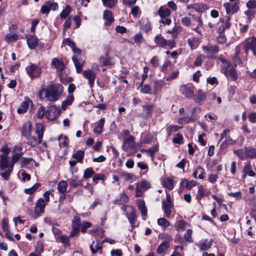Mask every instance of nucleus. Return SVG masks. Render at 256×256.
<instances>
[{"label":"nucleus","instance_id":"f257e3e1","mask_svg":"<svg viewBox=\"0 0 256 256\" xmlns=\"http://www.w3.org/2000/svg\"><path fill=\"white\" fill-rule=\"evenodd\" d=\"M63 91V86L60 84H54L48 86L46 88H42L39 92L42 100L54 102L58 100Z\"/></svg>","mask_w":256,"mask_h":256},{"label":"nucleus","instance_id":"f03ea898","mask_svg":"<svg viewBox=\"0 0 256 256\" xmlns=\"http://www.w3.org/2000/svg\"><path fill=\"white\" fill-rule=\"evenodd\" d=\"M14 166L8 160V156L2 154L0 160V169L4 172L2 176H8L12 171Z\"/></svg>","mask_w":256,"mask_h":256},{"label":"nucleus","instance_id":"7ed1b4c3","mask_svg":"<svg viewBox=\"0 0 256 256\" xmlns=\"http://www.w3.org/2000/svg\"><path fill=\"white\" fill-rule=\"evenodd\" d=\"M122 209L125 212L131 224L132 230L136 226L135 223L136 220V210L130 206H126L122 208Z\"/></svg>","mask_w":256,"mask_h":256},{"label":"nucleus","instance_id":"20e7f679","mask_svg":"<svg viewBox=\"0 0 256 256\" xmlns=\"http://www.w3.org/2000/svg\"><path fill=\"white\" fill-rule=\"evenodd\" d=\"M154 42L157 46L160 48L168 46L172 48L176 46V42L174 40H166L161 34L156 35L154 38Z\"/></svg>","mask_w":256,"mask_h":256},{"label":"nucleus","instance_id":"39448f33","mask_svg":"<svg viewBox=\"0 0 256 256\" xmlns=\"http://www.w3.org/2000/svg\"><path fill=\"white\" fill-rule=\"evenodd\" d=\"M46 204L42 198H40L36 204L34 208V218H36L44 212V208Z\"/></svg>","mask_w":256,"mask_h":256},{"label":"nucleus","instance_id":"423d86ee","mask_svg":"<svg viewBox=\"0 0 256 256\" xmlns=\"http://www.w3.org/2000/svg\"><path fill=\"white\" fill-rule=\"evenodd\" d=\"M58 6L57 2H51L50 0L46 2L42 6L40 12L42 14H48L50 10H56L58 9Z\"/></svg>","mask_w":256,"mask_h":256},{"label":"nucleus","instance_id":"0eeeda50","mask_svg":"<svg viewBox=\"0 0 256 256\" xmlns=\"http://www.w3.org/2000/svg\"><path fill=\"white\" fill-rule=\"evenodd\" d=\"M194 86L192 84L182 85L180 90L186 98H191L194 96Z\"/></svg>","mask_w":256,"mask_h":256},{"label":"nucleus","instance_id":"6e6552de","mask_svg":"<svg viewBox=\"0 0 256 256\" xmlns=\"http://www.w3.org/2000/svg\"><path fill=\"white\" fill-rule=\"evenodd\" d=\"M244 49L246 53L250 50H252L254 55L256 56V38L252 37L246 40L244 46Z\"/></svg>","mask_w":256,"mask_h":256},{"label":"nucleus","instance_id":"1a4fd4ad","mask_svg":"<svg viewBox=\"0 0 256 256\" xmlns=\"http://www.w3.org/2000/svg\"><path fill=\"white\" fill-rule=\"evenodd\" d=\"M239 2H235L234 3L230 4V2H226L224 4L226 9V13L228 14H234L236 13L239 10Z\"/></svg>","mask_w":256,"mask_h":256},{"label":"nucleus","instance_id":"9d476101","mask_svg":"<svg viewBox=\"0 0 256 256\" xmlns=\"http://www.w3.org/2000/svg\"><path fill=\"white\" fill-rule=\"evenodd\" d=\"M26 70L28 74L32 78L38 77L41 73L40 67L34 64H31L30 66H27Z\"/></svg>","mask_w":256,"mask_h":256},{"label":"nucleus","instance_id":"9b49d317","mask_svg":"<svg viewBox=\"0 0 256 256\" xmlns=\"http://www.w3.org/2000/svg\"><path fill=\"white\" fill-rule=\"evenodd\" d=\"M202 49L208 56H212L214 54H217L219 52V48L217 45L212 46L208 44L203 46Z\"/></svg>","mask_w":256,"mask_h":256},{"label":"nucleus","instance_id":"f8f14e48","mask_svg":"<svg viewBox=\"0 0 256 256\" xmlns=\"http://www.w3.org/2000/svg\"><path fill=\"white\" fill-rule=\"evenodd\" d=\"M84 76L88 80V84L90 88H92L96 77V74L92 70L88 69L82 72Z\"/></svg>","mask_w":256,"mask_h":256},{"label":"nucleus","instance_id":"ddd939ff","mask_svg":"<svg viewBox=\"0 0 256 256\" xmlns=\"http://www.w3.org/2000/svg\"><path fill=\"white\" fill-rule=\"evenodd\" d=\"M32 123L30 121L24 124L22 126L20 132L24 138L28 136L30 134H32Z\"/></svg>","mask_w":256,"mask_h":256},{"label":"nucleus","instance_id":"4468645a","mask_svg":"<svg viewBox=\"0 0 256 256\" xmlns=\"http://www.w3.org/2000/svg\"><path fill=\"white\" fill-rule=\"evenodd\" d=\"M172 207V204L170 200V197L167 196V200L162 202V208L168 218L170 216L171 214V208Z\"/></svg>","mask_w":256,"mask_h":256},{"label":"nucleus","instance_id":"2eb2a0df","mask_svg":"<svg viewBox=\"0 0 256 256\" xmlns=\"http://www.w3.org/2000/svg\"><path fill=\"white\" fill-rule=\"evenodd\" d=\"M139 24L140 29L144 32H148L152 29L150 22L147 18H141L139 21Z\"/></svg>","mask_w":256,"mask_h":256},{"label":"nucleus","instance_id":"dca6fc26","mask_svg":"<svg viewBox=\"0 0 256 256\" xmlns=\"http://www.w3.org/2000/svg\"><path fill=\"white\" fill-rule=\"evenodd\" d=\"M134 138L133 136H130L126 138H125L122 144L123 149L124 150L132 149L134 146Z\"/></svg>","mask_w":256,"mask_h":256},{"label":"nucleus","instance_id":"f3484780","mask_svg":"<svg viewBox=\"0 0 256 256\" xmlns=\"http://www.w3.org/2000/svg\"><path fill=\"white\" fill-rule=\"evenodd\" d=\"M103 18L104 20V24L106 26H110L114 22V18L112 12L108 10H105L104 12Z\"/></svg>","mask_w":256,"mask_h":256},{"label":"nucleus","instance_id":"a211bd4d","mask_svg":"<svg viewBox=\"0 0 256 256\" xmlns=\"http://www.w3.org/2000/svg\"><path fill=\"white\" fill-rule=\"evenodd\" d=\"M100 64L102 66H110L114 64L112 58L108 56V52L107 51L105 54V56H100L99 58Z\"/></svg>","mask_w":256,"mask_h":256},{"label":"nucleus","instance_id":"6ab92c4d","mask_svg":"<svg viewBox=\"0 0 256 256\" xmlns=\"http://www.w3.org/2000/svg\"><path fill=\"white\" fill-rule=\"evenodd\" d=\"M162 184L168 190H172L174 188L175 183L174 180L172 177H164L162 180Z\"/></svg>","mask_w":256,"mask_h":256},{"label":"nucleus","instance_id":"aec40b11","mask_svg":"<svg viewBox=\"0 0 256 256\" xmlns=\"http://www.w3.org/2000/svg\"><path fill=\"white\" fill-rule=\"evenodd\" d=\"M90 249L92 254L98 252L100 254L102 253V246L100 241H97L96 243L94 241L90 246Z\"/></svg>","mask_w":256,"mask_h":256},{"label":"nucleus","instance_id":"412c9836","mask_svg":"<svg viewBox=\"0 0 256 256\" xmlns=\"http://www.w3.org/2000/svg\"><path fill=\"white\" fill-rule=\"evenodd\" d=\"M26 138L27 140L26 143L32 147L36 146L38 144L42 142V140H40L38 137V138L30 134L28 136H26Z\"/></svg>","mask_w":256,"mask_h":256},{"label":"nucleus","instance_id":"4be33fe9","mask_svg":"<svg viewBox=\"0 0 256 256\" xmlns=\"http://www.w3.org/2000/svg\"><path fill=\"white\" fill-rule=\"evenodd\" d=\"M212 244V240H205L204 241L200 242L198 244V246L201 250H206L211 248Z\"/></svg>","mask_w":256,"mask_h":256},{"label":"nucleus","instance_id":"5701e85b","mask_svg":"<svg viewBox=\"0 0 256 256\" xmlns=\"http://www.w3.org/2000/svg\"><path fill=\"white\" fill-rule=\"evenodd\" d=\"M26 42L30 48L34 49L37 46L38 40L35 36H28Z\"/></svg>","mask_w":256,"mask_h":256},{"label":"nucleus","instance_id":"b1692460","mask_svg":"<svg viewBox=\"0 0 256 256\" xmlns=\"http://www.w3.org/2000/svg\"><path fill=\"white\" fill-rule=\"evenodd\" d=\"M128 196L124 192L121 194L120 197L116 198L114 204L118 205H122L127 203L128 202Z\"/></svg>","mask_w":256,"mask_h":256},{"label":"nucleus","instance_id":"393cba45","mask_svg":"<svg viewBox=\"0 0 256 256\" xmlns=\"http://www.w3.org/2000/svg\"><path fill=\"white\" fill-rule=\"evenodd\" d=\"M224 74L228 78L232 80H235L238 78V74L233 68L226 69L224 72Z\"/></svg>","mask_w":256,"mask_h":256},{"label":"nucleus","instance_id":"a878e982","mask_svg":"<svg viewBox=\"0 0 256 256\" xmlns=\"http://www.w3.org/2000/svg\"><path fill=\"white\" fill-rule=\"evenodd\" d=\"M197 184L196 182L194 180H188L186 179H184L180 182V185L182 188L188 190L192 188Z\"/></svg>","mask_w":256,"mask_h":256},{"label":"nucleus","instance_id":"bb28decb","mask_svg":"<svg viewBox=\"0 0 256 256\" xmlns=\"http://www.w3.org/2000/svg\"><path fill=\"white\" fill-rule=\"evenodd\" d=\"M243 171L245 176L247 175L248 176H254L255 175L254 172L251 168L250 162H246L244 164Z\"/></svg>","mask_w":256,"mask_h":256},{"label":"nucleus","instance_id":"cd10ccee","mask_svg":"<svg viewBox=\"0 0 256 256\" xmlns=\"http://www.w3.org/2000/svg\"><path fill=\"white\" fill-rule=\"evenodd\" d=\"M137 204L139 210L140 211L142 216H146L147 214V208L145 205V202L143 200H138Z\"/></svg>","mask_w":256,"mask_h":256},{"label":"nucleus","instance_id":"c85d7f7f","mask_svg":"<svg viewBox=\"0 0 256 256\" xmlns=\"http://www.w3.org/2000/svg\"><path fill=\"white\" fill-rule=\"evenodd\" d=\"M164 81L162 80H158L154 82V94H158L161 92L162 88L164 85Z\"/></svg>","mask_w":256,"mask_h":256},{"label":"nucleus","instance_id":"c756f323","mask_svg":"<svg viewBox=\"0 0 256 256\" xmlns=\"http://www.w3.org/2000/svg\"><path fill=\"white\" fill-rule=\"evenodd\" d=\"M29 102L30 100L28 98L23 102L18 108L17 112L20 114L26 112L29 106Z\"/></svg>","mask_w":256,"mask_h":256},{"label":"nucleus","instance_id":"7c9ffc66","mask_svg":"<svg viewBox=\"0 0 256 256\" xmlns=\"http://www.w3.org/2000/svg\"><path fill=\"white\" fill-rule=\"evenodd\" d=\"M52 64L56 70H62L64 68V65L63 62L56 58L52 59Z\"/></svg>","mask_w":256,"mask_h":256},{"label":"nucleus","instance_id":"2f4dec72","mask_svg":"<svg viewBox=\"0 0 256 256\" xmlns=\"http://www.w3.org/2000/svg\"><path fill=\"white\" fill-rule=\"evenodd\" d=\"M244 150L246 158H256V149L251 147H246L244 148Z\"/></svg>","mask_w":256,"mask_h":256},{"label":"nucleus","instance_id":"473e14b6","mask_svg":"<svg viewBox=\"0 0 256 256\" xmlns=\"http://www.w3.org/2000/svg\"><path fill=\"white\" fill-rule=\"evenodd\" d=\"M36 132L38 135L40 140H42L44 136V126L42 124L38 123L36 124Z\"/></svg>","mask_w":256,"mask_h":256},{"label":"nucleus","instance_id":"72a5a7b5","mask_svg":"<svg viewBox=\"0 0 256 256\" xmlns=\"http://www.w3.org/2000/svg\"><path fill=\"white\" fill-rule=\"evenodd\" d=\"M169 248L168 241H164L158 247L156 252L158 254H162Z\"/></svg>","mask_w":256,"mask_h":256},{"label":"nucleus","instance_id":"f704fd0d","mask_svg":"<svg viewBox=\"0 0 256 256\" xmlns=\"http://www.w3.org/2000/svg\"><path fill=\"white\" fill-rule=\"evenodd\" d=\"M209 194L210 192L205 190L202 186H198L196 198L198 200H200L204 196L208 195Z\"/></svg>","mask_w":256,"mask_h":256},{"label":"nucleus","instance_id":"c9c22d12","mask_svg":"<svg viewBox=\"0 0 256 256\" xmlns=\"http://www.w3.org/2000/svg\"><path fill=\"white\" fill-rule=\"evenodd\" d=\"M84 154V153L83 150H78L73 154L72 158L76 159L78 162H82L83 160Z\"/></svg>","mask_w":256,"mask_h":256},{"label":"nucleus","instance_id":"e433bc0d","mask_svg":"<svg viewBox=\"0 0 256 256\" xmlns=\"http://www.w3.org/2000/svg\"><path fill=\"white\" fill-rule=\"evenodd\" d=\"M74 100V98L72 95L67 96L66 100L62 102V108L65 110L66 106L70 105Z\"/></svg>","mask_w":256,"mask_h":256},{"label":"nucleus","instance_id":"4c0bfd02","mask_svg":"<svg viewBox=\"0 0 256 256\" xmlns=\"http://www.w3.org/2000/svg\"><path fill=\"white\" fill-rule=\"evenodd\" d=\"M158 145L156 144L153 148L148 149H142V152H144L147 153L148 154H149L151 157L153 158L154 154L158 152Z\"/></svg>","mask_w":256,"mask_h":256},{"label":"nucleus","instance_id":"58836bf2","mask_svg":"<svg viewBox=\"0 0 256 256\" xmlns=\"http://www.w3.org/2000/svg\"><path fill=\"white\" fill-rule=\"evenodd\" d=\"M170 10L168 8H160L158 10V14L161 18H166L170 16Z\"/></svg>","mask_w":256,"mask_h":256},{"label":"nucleus","instance_id":"ea45409f","mask_svg":"<svg viewBox=\"0 0 256 256\" xmlns=\"http://www.w3.org/2000/svg\"><path fill=\"white\" fill-rule=\"evenodd\" d=\"M103 5L109 8H112L115 6L118 0H102Z\"/></svg>","mask_w":256,"mask_h":256},{"label":"nucleus","instance_id":"a19ab883","mask_svg":"<svg viewBox=\"0 0 256 256\" xmlns=\"http://www.w3.org/2000/svg\"><path fill=\"white\" fill-rule=\"evenodd\" d=\"M72 60L74 62L75 67L76 68V72L78 73L82 71V65L83 64V62H80L78 58L76 57L72 58Z\"/></svg>","mask_w":256,"mask_h":256},{"label":"nucleus","instance_id":"79ce46f5","mask_svg":"<svg viewBox=\"0 0 256 256\" xmlns=\"http://www.w3.org/2000/svg\"><path fill=\"white\" fill-rule=\"evenodd\" d=\"M206 98L205 93L201 90H198L197 92V96L196 101L197 102L202 103Z\"/></svg>","mask_w":256,"mask_h":256},{"label":"nucleus","instance_id":"37998d69","mask_svg":"<svg viewBox=\"0 0 256 256\" xmlns=\"http://www.w3.org/2000/svg\"><path fill=\"white\" fill-rule=\"evenodd\" d=\"M72 11V8L69 5H67L65 8L60 12V17L62 18H66Z\"/></svg>","mask_w":256,"mask_h":256},{"label":"nucleus","instance_id":"c03bdc74","mask_svg":"<svg viewBox=\"0 0 256 256\" xmlns=\"http://www.w3.org/2000/svg\"><path fill=\"white\" fill-rule=\"evenodd\" d=\"M219 36L217 38V42L219 44H224L226 42V38L224 34V32L222 30L221 28H218Z\"/></svg>","mask_w":256,"mask_h":256},{"label":"nucleus","instance_id":"a18cd8bd","mask_svg":"<svg viewBox=\"0 0 256 256\" xmlns=\"http://www.w3.org/2000/svg\"><path fill=\"white\" fill-rule=\"evenodd\" d=\"M236 144V142L232 140L230 138H226L225 140L221 144L220 148H225L228 145H233Z\"/></svg>","mask_w":256,"mask_h":256},{"label":"nucleus","instance_id":"49530a36","mask_svg":"<svg viewBox=\"0 0 256 256\" xmlns=\"http://www.w3.org/2000/svg\"><path fill=\"white\" fill-rule=\"evenodd\" d=\"M67 188V183L65 181H61L58 186V190L60 193H64Z\"/></svg>","mask_w":256,"mask_h":256},{"label":"nucleus","instance_id":"de8ad7c7","mask_svg":"<svg viewBox=\"0 0 256 256\" xmlns=\"http://www.w3.org/2000/svg\"><path fill=\"white\" fill-rule=\"evenodd\" d=\"M158 226L166 228L170 225V222L164 218H160L158 220Z\"/></svg>","mask_w":256,"mask_h":256},{"label":"nucleus","instance_id":"09e8293b","mask_svg":"<svg viewBox=\"0 0 256 256\" xmlns=\"http://www.w3.org/2000/svg\"><path fill=\"white\" fill-rule=\"evenodd\" d=\"M131 13L134 18H138L140 14V10L139 6H136L132 7L131 9Z\"/></svg>","mask_w":256,"mask_h":256},{"label":"nucleus","instance_id":"8fccbe9b","mask_svg":"<svg viewBox=\"0 0 256 256\" xmlns=\"http://www.w3.org/2000/svg\"><path fill=\"white\" fill-rule=\"evenodd\" d=\"M205 58L204 55L200 54L196 58L194 63V66H200Z\"/></svg>","mask_w":256,"mask_h":256},{"label":"nucleus","instance_id":"3c124183","mask_svg":"<svg viewBox=\"0 0 256 256\" xmlns=\"http://www.w3.org/2000/svg\"><path fill=\"white\" fill-rule=\"evenodd\" d=\"M192 230L190 229H188L186 230V234L184 235V239L186 241L192 242L193 240L192 238Z\"/></svg>","mask_w":256,"mask_h":256},{"label":"nucleus","instance_id":"603ef678","mask_svg":"<svg viewBox=\"0 0 256 256\" xmlns=\"http://www.w3.org/2000/svg\"><path fill=\"white\" fill-rule=\"evenodd\" d=\"M40 184L39 183L35 184L29 188L24 190V192L27 194H32L40 186Z\"/></svg>","mask_w":256,"mask_h":256},{"label":"nucleus","instance_id":"864d4df0","mask_svg":"<svg viewBox=\"0 0 256 256\" xmlns=\"http://www.w3.org/2000/svg\"><path fill=\"white\" fill-rule=\"evenodd\" d=\"M80 218L78 216H74L72 220V228H76L80 229Z\"/></svg>","mask_w":256,"mask_h":256},{"label":"nucleus","instance_id":"5fc2aeb1","mask_svg":"<svg viewBox=\"0 0 256 256\" xmlns=\"http://www.w3.org/2000/svg\"><path fill=\"white\" fill-rule=\"evenodd\" d=\"M138 186H140V188L143 189L144 190H146L150 187V184L145 180L142 181L140 183H138Z\"/></svg>","mask_w":256,"mask_h":256},{"label":"nucleus","instance_id":"6e6d98bb","mask_svg":"<svg viewBox=\"0 0 256 256\" xmlns=\"http://www.w3.org/2000/svg\"><path fill=\"white\" fill-rule=\"evenodd\" d=\"M60 242L64 244L65 246H70L69 238L68 236L62 235L60 236Z\"/></svg>","mask_w":256,"mask_h":256},{"label":"nucleus","instance_id":"4d7b16f0","mask_svg":"<svg viewBox=\"0 0 256 256\" xmlns=\"http://www.w3.org/2000/svg\"><path fill=\"white\" fill-rule=\"evenodd\" d=\"M204 170L200 168H197L193 173V176H204Z\"/></svg>","mask_w":256,"mask_h":256},{"label":"nucleus","instance_id":"13d9d810","mask_svg":"<svg viewBox=\"0 0 256 256\" xmlns=\"http://www.w3.org/2000/svg\"><path fill=\"white\" fill-rule=\"evenodd\" d=\"M234 153L238 156L240 159L244 160L246 156L245 154V152H244L242 150H238L234 151Z\"/></svg>","mask_w":256,"mask_h":256},{"label":"nucleus","instance_id":"bf43d9fd","mask_svg":"<svg viewBox=\"0 0 256 256\" xmlns=\"http://www.w3.org/2000/svg\"><path fill=\"white\" fill-rule=\"evenodd\" d=\"M134 40L136 44H140L142 41L143 36L140 32H139L134 35Z\"/></svg>","mask_w":256,"mask_h":256},{"label":"nucleus","instance_id":"052dcab7","mask_svg":"<svg viewBox=\"0 0 256 256\" xmlns=\"http://www.w3.org/2000/svg\"><path fill=\"white\" fill-rule=\"evenodd\" d=\"M181 22L182 24L186 26H190L192 24L190 18L188 16H185L182 18Z\"/></svg>","mask_w":256,"mask_h":256},{"label":"nucleus","instance_id":"680f3d73","mask_svg":"<svg viewBox=\"0 0 256 256\" xmlns=\"http://www.w3.org/2000/svg\"><path fill=\"white\" fill-rule=\"evenodd\" d=\"M182 135L178 133L176 134V136L174 138L173 142L176 144H181L182 143Z\"/></svg>","mask_w":256,"mask_h":256},{"label":"nucleus","instance_id":"e2e57ef3","mask_svg":"<svg viewBox=\"0 0 256 256\" xmlns=\"http://www.w3.org/2000/svg\"><path fill=\"white\" fill-rule=\"evenodd\" d=\"M58 140L60 142H62V144L66 146L68 144V139L66 136H63L62 134H60L58 138Z\"/></svg>","mask_w":256,"mask_h":256},{"label":"nucleus","instance_id":"0e129e2a","mask_svg":"<svg viewBox=\"0 0 256 256\" xmlns=\"http://www.w3.org/2000/svg\"><path fill=\"white\" fill-rule=\"evenodd\" d=\"M45 114L44 108L43 106H40L38 110L36 115L38 118H42L44 117Z\"/></svg>","mask_w":256,"mask_h":256},{"label":"nucleus","instance_id":"69168bd1","mask_svg":"<svg viewBox=\"0 0 256 256\" xmlns=\"http://www.w3.org/2000/svg\"><path fill=\"white\" fill-rule=\"evenodd\" d=\"M140 92L144 94H149L151 92V88L148 84H145L142 88Z\"/></svg>","mask_w":256,"mask_h":256},{"label":"nucleus","instance_id":"338daca9","mask_svg":"<svg viewBox=\"0 0 256 256\" xmlns=\"http://www.w3.org/2000/svg\"><path fill=\"white\" fill-rule=\"evenodd\" d=\"M122 253L120 250H112L110 252V256H122Z\"/></svg>","mask_w":256,"mask_h":256},{"label":"nucleus","instance_id":"774afa93","mask_svg":"<svg viewBox=\"0 0 256 256\" xmlns=\"http://www.w3.org/2000/svg\"><path fill=\"white\" fill-rule=\"evenodd\" d=\"M246 6L249 8H256V0H250L247 4Z\"/></svg>","mask_w":256,"mask_h":256}]
</instances>
